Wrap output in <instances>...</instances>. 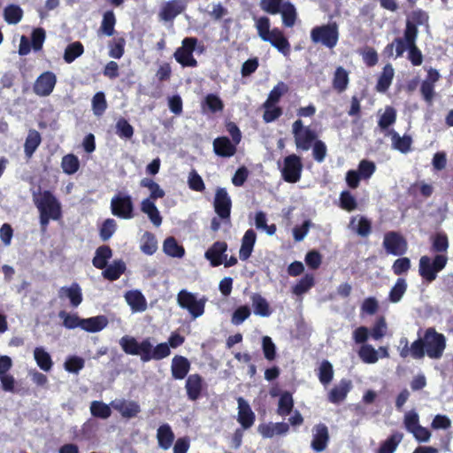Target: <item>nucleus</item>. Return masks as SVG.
Instances as JSON below:
<instances>
[{
    "mask_svg": "<svg viewBox=\"0 0 453 453\" xmlns=\"http://www.w3.org/2000/svg\"><path fill=\"white\" fill-rule=\"evenodd\" d=\"M190 370L188 359L183 356H175L172 360V376L175 380H183Z\"/></svg>",
    "mask_w": 453,
    "mask_h": 453,
    "instance_id": "obj_26",
    "label": "nucleus"
},
{
    "mask_svg": "<svg viewBox=\"0 0 453 453\" xmlns=\"http://www.w3.org/2000/svg\"><path fill=\"white\" fill-rule=\"evenodd\" d=\"M34 358L36 365L43 372H50L52 369L54 363L50 353H48L44 348L36 347L34 349Z\"/></svg>",
    "mask_w": 453,
    "mask_h": 453,
    "instance_id": "obj_35",
    "label": "nucleus"
},
{
    "mask_svg": "<svg viewBox=\"0 0 453 453\" xmlns=\"http://www.w3.org/2000/svg\"><path fill=\"white\" fill-rule=\"evenodd\" d=\"M375 171L376 165L372 161L363 159L358 164L357 173L364 180L370 179Z\"/></svg>",
    "mask_w": 453,
    "mask_h": 453,
    "instance_id": "obj_64",
    "label": "nucleus"
},
{
    "mask_svg": "<svg viewBox=\"0 0 453 453\" xmlns=\"http://www.w3.org/2000/svg\"><path fill=\"white\" fill-rule=\"evenodd\" d=\"M42 142L41 134L38 131L31 129L26 138L24 150L27 157H30Z\"/></svg>",
    "mask_w": 453,
    "mask_h": 453,
    "instance_id": "obj_43",
    "label": "nucleus"
},
{
    "mask_svg": "<svg viewBox=\"0 0 453 453\" xmlns=\"http://www.w3.org/2000/svg\"><path fill=\"white\" fill-rule=\"evenodd\" d=\"M288 91V86L283 82L280 81L276 86L270 91L266 101L264 103L263 107H271L277 104L280 97Z\"/></svg>",
    "mask_w": 453,
    "mask_h": 453,
    "instance_id": "obj_41",
    "label": "nucleus"
},
{
    "mask_svg": "<svg viewBox=\"0 0 453 453\" xmlns=\"http://www.w3.org/2000/svg\"><path fill=\"white\" fill-rule=\"evenodd\" d=\"M35 202L39 212L49 214L53 220L61 218V205L50 191L44 190Z\"/></svg>",
    "mask_w": 453,
    "mask_h": 453,
    "instance_id": "obj_9",
    "label": "nucleus"
},
{
    "mask_svg": "<svg viewBox=\"0 0 453 453\" xmlns=\"http://www.w3.org/2000/svg\"><path fill=\"white\" fill-rule=\"evenodd\" d=\"M237 145L228 137L219 136L213 141V150L219 157H231L236 153Z\"/></svg>",
    "mask_w": 453,
    "mask_h": 453,
    "instance_id": "obj_22",
    "label": "nucleus"
},
{
    "mask_svg": "<svg viewBox=\"0 0 453 453\" xmlns=\"http://www.w3.org/2000/svg\"><path fill=\"white\" fill-rule=\"evenodd\" d=\"M116 229L117 224L113 219H105L99 229V235L101 240L104 242L108 241L113 235Z\"/></svg>",
    "mask_w": 453,
    "mask_h": 453,
    "instance_id": "obj_59",
    "label": "nucleus"
},
{
    "mask_svg": "<svg viewBox=\"0 0 453 453\" xmlns=\"http://www.w3.org/2000/svg\"><path fill=\"white\" fill-rule=\"evenodd\" d=\"M349 73L342 67L338 66L333 77V88L338 93H342L345 91L349 85Z\"/></svg>",
    "mask_w": 453,
    "mask_h": 453,
    "instance_id": "obj_38",
    "label": "nucleus"
},
{
    "mask_svg": "<svg viewBox=\"0 0 453 453\" xmlns=\"http://www.w3.org/2000/svg\"><path fill=\"white\" fill-rule=\"evenodd\" d=\"M107 109V102L104 92H96L92 98V110L96 116H102Z\"/></svg>",
    "mask_w": 453,
    "mask_h": 453,
    "instance_id": "obj_58",
    "label": "nucleus"
},
{
    "mask_svg": "<svg viewBox=\"0 0 453 453\" xmlns=\"http://www.w3.org/2000/svg\"><path fill=\"white\" fill-rule=\"evenodd\" d=\"M255 27L261 40L271 43L273 47L277 49L284 56L290 54L291 48L288 38L279 27L270 29L271 22L268 17L262 16L256 19Z\"/></svg>",
    "mask_w": 453,
    "mask_h": 453,
    "instance_id": "obj_2",
    "label": "nucleus"
},
{
    "mask_svg": "<svg viewBox=\"0 0 453 453\" xmlns=\"http://www.w3.org/2000/svg\"><path fill=\"white\" fill-rule=\"evenodd\" d=\"M205 387L206 384L204 380L200 374L194 373L188 375L185 383V389L188 398L190 401H196L201 397L202 392Z\"/></svg>",
    "mask_w": 453,
    "mask_h": 453,
    "instance_id": "obj_18",
    "label": "nucleus"
},
{
    "mask_svg": "<svg viewBox=\"0 0 453 453\" xmlns=\"http://www.w3.org/2000/svg\"><path fill=\"white\" fill-rule=\"evenodd\" d=\"M107 325L108 319L104 315L91 317L88 319H82L81 320V329L89 333L99 332L103 330Z\"/></svg>",
    "mask_w": 453,
    "mask_h": 453,
    "instance_id": "obj_31",
    "label": "nucleus"
},
{
    "mask_svg": "<svg viewBox=\"0 0 453 453\" xmlns=\"http://www.w3.org/2000/svg\"><path fill=\"white\" fill-rule=\"evenodd\" d=\"M312 438L311 441V448L315 452H323L326 449L330 434L327 426L324 423H319L313 426L311 429Z\"/></svg>",
    "mask_w": 453,
    "mask_h": 453,
    "instance_id": "obj_14",
    "label": "nucleus"
},
{
    "mask_svg": "<svg viewBox=\"0 0 453 453\" xmlns=\"http://www.w3.org/2000/svg\"><path fill=\"white\" fill-rule=\"evenodd\" d=\"M125 298L133 311H144L147 309L146 299L139 290L127 292Z\"/></svg>",
    "mask_w": 453,
    "mask_h": 453,
    "instance_id": "obj_30",
    "label": "nucleus"
},
{
    "mask_svg": "<svg viewBox=\"0 0 453 453\" xmlns=\"http://www.w3.org/2000/svg\"><path fill=\"white\" fill-rule=\"evenodd\" d=\"M294 407V400L291 393L283 392L279 399L277 413L280 416H287L291 413Z\"/></svg>",
    "mask_w": 453,
    "mask_h": 453,
    "instance_id": "obj_50",
    "label": "nucleus"
},
{
    "mask_svg": "<svg viewBox=\"0 0 453 453\" xmlns=\"http://www.w3.org/2000/svg\"><path fill=\"white\" fill-rule=\"evenodd\" d=\"M315 284L314 277L311 273L303 276L292 288V292L296 296H302L308 292Z\"/></svg>",
    "mask_w": 453,
    "mask_h": 453,
    "instance_id": "obj_47",
    "label": "nucleus"
},
{
    "mask_svg": "<svg viewBox=\"0 0 453 453\" xmlns=\"http://www.w3.org/2000/svg\"><path fill=\"white\" fill-rule=\"evenodd\" d=\"M340 206L347 211H352L357 208V203L356 198L349 190H343L340 194Z\"/></svg>",
    "mask_w": 453,
    "mask_h": 453,
    "instance_id": "obj_62",
    "label": "nucleus"
},
{
    "mask_svg": "<svg viewBox=\"0 0 453 453\" xmlns=\"http://www.w3.org/2000/svg\"><path fill=\"white\" fill-rule=\"evenodd\" d=\"M411 259L407 257H402L395 260L392 265V271L395 275L400 276L407 273L411 269Z\"/></svg>",
    "mask_w": 453,
    "mask_h": 453,
    "instance_id": "obj_63",
    "label": "nucleus"
},
{
    "mask_svg": "<svg viewBox=\"0 0 453 453\" xmlns=\"http://www.w3.org/2000/svg\"><path fill=\"white\" fill-rule=\"evenodd\" d=\"M22 17L23 10L17 4H9L4 10V18L8 24L16 25Z\"/></svg>",
    "mask_w": 453,
    "mask_h": 453,
    "instance_id": "obj_48",
    "label": "nucleus"
},
{
    "mask_svg": "<svg viewBox=\"0 0 453 453\" xmlns=\"http://www.w3.org/2000/svg\"><path fill=\"white\" fill-rule=\"evenodd\" d=\"M112 257V250L107 245L100 246L96 250L92 264L97 269H104L108 264V260Z\"/></svg>",
    "mask_w": 453,
    "mask_h": 453,
    "instance_id": "obj_39",
    "label": "nucleus"
},
{
    "mask_svg": "<svg viewBox=\"0 0 453 453\" xmlns=\"http://www.w3.org/2000/svg\"><path fill=\"white\" fill-rule=\"evenodd\" d=\"M227 243L224 241L215 242L204 253L205 258L213 267L219 266L227 257Z\"/></svg>",
    "mask_w": 453,
    "mask_h": 453,
    "instance_id": "obj_17",
    "label": "nucleus"
},
{
    "mask_svg": "<svg viewBox=\"0 0 453 453\" xmlns=\"http://www.w3.org/2000/svg\"><path fill=\"white\" fill-rule=\"evenodd\" d=\"M112 408L119 411L124 418H135L141 412V407L135 401L120 399L111 403Z\"/></svg>",
    "mask_w": 453,
    "mask_h": 453,
    "instance_id": "obj_21",
    "label": "nucleus"
},
{
    "mask_svg": "<svg viewBox=\"0 0 453 453\" xmlns=\"http://www.w3.org/2000/svg\"><path fill=\"white\" fill-rule=\"evenodd\" d=\"M119 345L122 350L127 354L132 356H141V360L142 361V357L148 353L150 347V339L146 338L139 342L134 337L125 335L119 339Z\"/></svg>",
    "mask_w": 453,
    "mask_h": 453,
    "instance_id": "obj_13",
    "label": "nucleus"
},
{
    "mask_svg": "<svg viewBox=\"0 0 453 453\" xmlns=\"http://www.w3.org/2000/svg\"><path fill=\"white\" fill-rule=\"evenodd\" d=\"M256 241V232L252 228L248 229L242 238V245L239 250V257L242 261H246L250 257Z\"/></svg>",
    "mask_w": 453,
    "mask_h": 453,
    "instance_id": "obj_24",
    "label": "nucleus"
},
{
    "mask_svg": "<svg viewBox=\"0 0 453 453\" xmlns=\"http://www.w3.org/2000/svg\"><path fill=\"white\" fill-rule=\"evenodd\" d=\"M303 165L301 157L290 154L284 157L280 173L282 179L288 183H296L302 176Z\"/></svg>",
    "mask_w": 453,
    "mask_h": 453,
    "instance_id": "obj_8",
    "label": "nucleus"
},
{
    "mask_svg": "<svg viewBox=\"0 0 453 453\" xmlns=\"http://www.w3.org/2000/svg\"><path fill=\"white\" fill-rule=\"evenodd\" d=\"M395 75V71L391 64H387L380 73L377 84L375 86L376 91L385 93L388 90L392 84Z\"/></svg>",
    "mask_w": 453,
    "mask_h": 453,
    "instance_id": "obj_29",
    "label": "nucleus"
},
{
    "mask_svg": "<svg viewBox=\"0 0 453 453\" xmlns=\"http://www.w3.org/2000/svg\"><path fill=\"white\" fill-rule=\"evenodd\" d=\"M92 416L100 418H108L111 414L110 406L101 401H93L90 404Z\"/></svg>",
    "mask_w": 453,
    "mask_h": 453,
    "instance_id": "obj_55",
    "label": "nucleus"
},
{
    "mask_svg": "<svg viewBox=\"0 0 453 453\" xmlns=\"http://www.w3.org/2000/svg\"><path fill=\"white\" fill-rule=\"evenodd\" d=\"M383 247L388 254L403 256L407 252L408 242L399 232L389 231L384 235Z\"/></svg>",
    "mask_w": 453,
    "mask_h": 453,
    "instance_id": "obj_11",
    "label": "nucleus"
},
{
    "mask_svg": "<svg viewBox=\"0 0 453 453\" xmlns=\"http://www.w3.org/2000/svg\"><path fill=\"white\" fill-rule=\"evenodd\" d=\"M170 353L171 350L167 343H159L155 348H153L151 342H150L148 353L142 357V362H149L151 359L160 360L168 357Z\"/></svg>",
    "mask_w": 453,
    "mask_h": 453,
    "instance_id": "obj_32",
    "label": "nucleus"
},
{
    "mask_svg": "<svg viewBox=\"0 0 453 453\" xmlns=\"http://www.w3.org/2000/svg\"><path fill=\"white\" fill-rule=\"evenodd\" d=\"M425 342L422 338H418L414 341L411 346H409V341L406 337H402L399 340V356L405 359L411 357L414 359H422L426 355Z\"/></svg>",
    "mask_w": 453,
    "mask_h": 453,
    "instance_id": "obj_12",
    "label": "nucleus"
},
{
    "mask_svg": "<svg viewBox=\"0 0 453 453\" xmlns=\"http://www.w3.org/2000/svg\"><path fill=\"white\" fill-rule=\"evenodd\" d=\"M310 36L314 44H320L332 50L339 41V26L335 21L316 26L311 28Z\"/></svg>",
    "mask_w": 453,
    "mask_h": 453,
    "instance_id": "obj_4",
    "label": "nucleus"
},
{
    "mask_svg": "<svg viewBox=\"0 0 453 453\" xmlns=\"http://www.w3.org/2000/svg\"><path fill=\"white\" fill-rule=\"evenodd\" d=\"M111 213L124 219H130L134 217V203L131 196L118 194L111 201Z\"/></svg>",
    "mask_w": 453,
    "mask_h": 453,
    "instance_id": "obj_10",
    "label": "nucleus"
},
{
    "mask_svg": "<svg viewBox=\"0 0 453 453\" xmlns=\"http://www.w3.org/2000/svg\"><path fill=\"white\" fill-rule=\"evenodd\" d=\"M63 172L66 174L75 173L80 167V161L77 156L73 154H67L63 157L61 162Z\"/></svg>",
    "mask_w": 453,
    "mask_h": 453,
    "instance_id": "obj_53",
    "label": "nucleus"
},
{
    "mask_svg": "<svg viewBox=\"0 0 453 453\" xmlns=\"http://www.w3.org/2000/svg\"><path fill=\"white\" fill-rule=\"evenodd\" d=\"M164 252L172 257H182L185 254L184 248L179 245L176 239L173 236L167 237L163 244Z\"/></svg>",
    "mask_w": 453,
    "mask_h": 453,
    "instance_id": "obj_42",
    "label": "nucleus"
},
{
    "mask_svg": "<svg viewBox=\"0 0 453 453\" xmlns=\"http://www.w3.org/2000/svg\"><path fill=\"white\" fill-rule=\"evenodd\" d=\"M59 318L63 319V326L67 329H74L76 327L81 328V320L76 314H69L65 311H61L58 313Z\"/></svg>",
    "mask_w": 453,
    "mask_h": 453,
    "instance_id": "obj_60",
    "label": "nucleus"
},
{
    "mask_svg": "<svg viewBox=\"0 0 453 453\" xmlns=\"http://www.w3.org/2000/svg\"><path fill=\"white\" fill-rule=\"evenodd\" d=\"M423 340L426 343V354L430 358L439 359L442 357L446 348V338L442 334L436 332L434 327H429L426 330Z\"/></svg>",
    "mask_w": 453,
    "mask_h": 453,
    "instance_id": "obj_6",
    "label": "nucleus"
},
{
    "mask_svg": "<svg viewBox=\"0 0 453 453\" xmlns=\"http://www.w3.org/2000/svg\"><path fill=\"white\" fill-rule=\"evenodd\" d=\"M174 433L169 424L161 425L157 431L158 447L164 450L169 449L174 441Z\"/></svg>",
    "mask_w": 453,
    "mask_h": 453,
    "instance_id": "obj_27",
    "label": "nucleus"
},
{
    "mask_svg": "<svg viewBox=\"0 0 453 453\" xmlns=\"http://www.w3.org/2000/svg\"><path fill=\"white\" fill-rule=\"evenodd\" d=\"M407 287L406 280L404 278H398L389 291V301L391 303H398L405 294Z\"/></svg>",
    "mask_w": 453,
    "mask_h": 453,
    "instance_id": "obj_49",
    "label": "nucleus"
},
{
    "mask_svg": "<svg viewBox=\"0 0 453 453\" xmlns=\"http://www.w3.org/2000/svg\"><path fill=\"white\" fill-rule=\"evenodd\" d=\"M292 133L295 138L296 147L299 150H309L318 140L316 132L309 127H303L301 119H297L292 124Z\"/></svg>",
    "mask_w": 453,
    "mask_h": 453,
    "instance_id": "obj_7",
    "label": "nucleus"
},
{
    "mask_svg": "<svg viewBox=\"0 0 453 453\" xmlns=\"http://www.w3.org/2000/svg\"><path fill=\"white\" fill-rule=\"evenodd\" d=\"M84 53V46L83 44L77 41L72 43H69L65 49L63 58L65 63L71 64L77 58L81 57Z\"/></svg>",
    "mask_w": 453,
    "mask_h": 453,
    "instance_id": "obj_44",
    "label": "nucleus"
},
{
    "mask_svg": "<svg viewBox=\"0 0 453 453\" xmlns=\"http://www.w3.org/2000/svg\"><path fill=\"white\" fill-rule=\"evenodd\" d=\"M116 134L120 138L130 139L134 135V127L126 119L121 118L117 121Z\"/></svg>",
    "mask_w": 453,
    "mask_h": 453,
    "instance_id": "obj_61",
    "label": "nucleus"
},
{
    "mask_svg": "<svg viewBox=\"0 0 453 453\" xmlns=\"http://www.w3.org/2000/svg\"><path fill=\"white\" fill-rule=\"evenodd\" d=\"M431 250L437 253L433 258L422 256L418 263V273L426 283L434 281L437 275L447 265L446 254L449 246V238L445 232H437L430 237Z\"/></svg>",
    "mask_w": 453,
    "mask_h": 453,
    "instance_id": "obj_1",
    "label": "nucleus"
},
{
    "mask_svg": "<svg viewBox=\"0 0 453 453\" xmlns=\"http://www.w3.org/2000/svg\"><path fill=\"white\" fill-rule=\"evenodd\" d=\"M429 16L426 12L417 9L411 12L408 19L406 20L405 28L410 26L412 29H415L416 36L418 35V26H423L428 23Z\"/></svg>",
    "mask_w": 453,
    "mask_h": 453,
    "instance_id": "obj_34",
    "label": "nucleus"
},
{
    "mask_svg": "<svg viewBox=\"0 0 453 453\" xmlns=\"http://www.w3.org/2000/svg\"><path fill=\"white\" fill-rule=\"evenodd\" d=\"M57 83V77L54 73L46 71L37 77L33 90L39 96H48L53 91Z\"/></svg>",
    "mask_w": 453,
    "mask_h": 453,
    "instance_id": "obj_15",
    "label": "nucleus"
},
{
    "mask_svg": "<svg viewBox=\"0 0 453 453\" xmlns=\"http://www.w3.org/2000/svg\"><path fill=\"white\" fill-rule=\"evenodd\" d=\"M187 7L185 0H170L166 2L159 12V18L164 21H173Z\"/></svg>",
    "mask_w": 453,
    "mask_h": 453,
    "instance_id": "obj_19",
    "label": "nucleus"
},
{
    "mask_svg": "<svg viewBox=\"0 0 453 453\" xmlns=\"http://www.w3.org/2000/svg\"><path fill=\"white\" fill-rule=\"evenodd\" d=\"M140 186L147 188L150 191L149 197L141 202V211L145 213L151 223L157 227L162 224L163 219L155 204V201L163 198L165 196V192L157 182L150 178L142 179Z\"/></svg>",
    "mask_w": 453,
    "mask_h": 453,
    "instance_id": "obj_3",
    "label": "nucleus"
},
{
    "mask_svg": "<svg viewBox=\"0 0 453 453\" xmlns=\"http://www.w3.org/2000/svg\"><path fill=\"white\" fill-rule=\"evenodd\" d=\"M175 60L180 63L182 66L195 67L197 65L196 59L193 57V53L183 50L182 49H177L173 54Z\"/></svg>",
    "mask_w": 453,
    "mask_h": 453,
    "instance_id": "obj_56",
    "label": "nucleus"
},
{
    "mask_svg": "<svg viewBox=\"0 0 453 453\" xmlns=\"http://www.w3.org/2000/svg\"><path fill=\"white\" fill-rule=\"evenodd\" d=\"M58 296L63 299L65 297L70 300L73 307L79 306L82 302V292L80 285L73 282L70 287H62L58 290Z\"/></svg>",
    "mask_w": 453,
    "mask_h": 453,
    "instance_id": "obj_25",
    "label": "nucleus"
},
{
    "mask_svg": "<svg viewBox=\"0 0 453 453\" xmlns=\"http://www.w3.org/2000/svg\"><path fill=\"white\" fill-rule=\"evenodd\" d=\"M238 403V416L237 421L243 430L250 428L256 420V415L251 410L249 403L242 397L237 399Z\"/></svg>",
    "mask_w": 453,
    "mask_h": 453,
    "instance_id": "obj_20",
    "label": "nucleus"
},
{
    "mask_svg": "<svg viewBox=\"0 0 453 453\" xmlns=\"http://www.w3.org/2000/svg\"><path fill=\"white\" fill-rule=\"evenodd\" d=\"M403 434L400 432L392 433L377 449L376 453H394L403 441Z\"/></svg>",
    "mask_w": 453,
    "mask_h": 453,
    "instance_id": "obj_36",
    "label": "nucleus"
},
{
    "mask_svg": "<svg viewBox=\"0 0 453 453\" xmlns=\"http://www.w3.org/2000/svg\"><path fill=\"white\" fill-rule=\"evenodd\" d=\"M318 377L321 384H329L334 378V369L328 360H323L319 367Z\"/></svg>",
    "mask_w": 453,
    "mask_h": 453,
    "instance_id": "obj_52",
    "label": "nucleus"
},
{
    "mask_svg": "<svg viewBox=\"0 0 453 453\" xmlns=\"http://www.w3.org/2000/svg\"><path fill=\"white\" fill-rule=\"evenodd\" d=\"M392 140V147L395 150L405 154L411 150L412 144V138L409 134L400 136L397 132L391 130L389 132Z\"/></svg>",
    "mask_w": 453,
    "mask_h": 453,
    "instance_id": "obj_33",
    "label": "nucleus"
},
{
    "mask_svg": "<svg viewBox=\"0 0 453 453\" xmlns=\"http://www.w3.org/2000/svg\"><path fill=\"white\" fill-rule=\"evenodd\" d=\"M358 356L365 364H374L379 359L376 349L370 344L363 345L358 351Z\"/></svg>",
    "mask_w": 453,
    "mask_h": 453,
    "instance_id": "obj_57",
    "label": "nucleus"
},
{
    "mask_svg": "<svg viewBox=\"0 0 453 453\" xmlns=\"http://www.w3.org/2000/svg\"><path fill=\"white\" fill-rule=\"evenodd\" d=\"M206 302L205 296L198 299L195 294L186 289L180 290L177 295L179 306L187 310L193 319L199 318L204 313Z\"/></svg>",
    "mask_w": 453,
    "mask_h": 453,
    "instance_id": "obj_5",
    "label": "nucleus"
},
{
    "mask_svg": "<svg viewBox=\"0 0 453 453\" xmlns=\"http://www.w3.org/2000/svg\"><path fill=\"white\" fill-rule=\"evenodd\" d=\"M157 250V242L154 234L145 232L141 239V250L142 253L151 256Z\"/></svg>",
    "mask_w": 453,
    "mask_h": 453,
    "instance_id": "obj_46",
    "label": "nucleus"
},
{
    "mask_svg": "<svg viewBox=\"0 0 453 453\" xmlns=\"http://www.w3.org/2000/svg\"><path fill=\"white\" fill-rule=\"evenodd\" d=\"M126 271V265L122 260H115L113 264L106 265L103 272L104 279L114 281L120 278Z\"/></svg>",
    "mask_w": 453,
    "mask_h": 453,
    "instance_id": "obj_40",
    "label": "nucleus"
},
{
    "mask_svg": "<svg viewBox=\"0 0 453 453\" xmlns=\"http://www.w3.org/2000/svg\"><path fill=\"white\" fill-rule=\"evenodd\" d=\"M116 24V17L112 11H107L104 13L103 20L101 23L100 30L107 36H111L114 32Z\"/></svg>",
    "mask_w": 453,
    "mask_h": 453,
    "instance_id": "obj_51",
    "label": "nucleus"
},
{
    "mask_svg": "<svg viewBox=\"0 0 453 453\" xmlns=\"http://www.w3.org/2000/svg\"><path fill=\"white\" fill-rule=\"evenodd\" d=\"M415 29H412L410 26L404 29L403 37H396L394 39L395 46V58L403 56L406 50H409L413 42L417 41Z\"/></svg>",
    "mask_w": 453,
    "mask_h": 453,
    "instance_id": "obj_23",
    "label": "nucleus"
},
{
    "mask_svg": "<svg viewBox=\"0 0 453 453\" xmlns=\"http://www.w3.org/2000/svg\"><path fill=\"white\" fill-rule=\"evenodd\" d=\"M232 201L224 188H219L216 190L214 198L215 212L221 219H229L231 214Z\"/></svg>",
    "mask_w": 453,
    "mask_h": 453,
    "instance_id": "obj_16",
    "label": "nucleus"
},
{
    "mask_svg": "<svg viewBox=\"0 0 453 453\" xmlns=\"http://www.w3.org/2000/svg\"><path fill=\"white\" fill-rule=\"evenodd\" d=\"M351 388V381L342 379L339 385L334 387L328 395V400L333 403L342 402Z\"/></svg>",
    "mask_w": 453,
    "mask_h": 453,
    "instance_id": "obj_28",
    "label": "nucleus"
},
{
    "mask_svg": "<svg viewBox=\"0 0 453 453\" xmlns=\"http://www.w3.org/2000/svg\"><path fill=\"white\" fill-rule=\"evenodd\" d=\"M396 120V111L392 106H387L385 111L380 117L378 125L381 130L388 129L390 126L395 124Z\"/></svg>",
    "mask_w": 453,
    "mask_h": 453,
    "instance_id": "obj_54",
    "label": "nucleus"
},
{
    "mask_svg": "<svg viewBox=\"0 0 453 453\" xmlns=\"http://www.w3.org/2000/svg\"><path fill=\"white\" fill-rule=\"evenodd\" d=\"M282 23L286 27H292L296 20L297 13L296 7L290 2H285L281 11Z\"/></svg>",
    "mask_w": 453,
    "mask_h": 453,
    "instance_id": "obj_45",
    "label": "nucleus"
},
{
    "mask_svg": "<svg viewBox=\"0 0 453 453\" xmlns=\"http://www.w3.org/2000/svg\"><path fill=\"white\" fill-rule=\"evenodd\" d=\"M254 313L261 317H269L272 310L266 299L258 293H254L250 296Z\"/></svg>",
    "mask_w": 453,
    "mask_h": 453,
    "instance_id": "obj_37",
    "label": "nucleus"
}]
</instances>
